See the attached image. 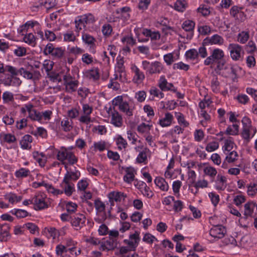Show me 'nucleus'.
Listing matches in <instances>:
<instances>
[{
  "label": "nucleus",
  "instance_id": "nucleus-1",
  "mask_svg": "<svg viewBox=\"0 0 257 257\" xmlns=\"http://www.w3.org/2000/svg\"><path fill=\"white\" fill-rule=\"evenodd\" d=\"M94 205L96 211V214L101 217L100 218H95V221L99 223L103 222L107 218L105 204L99 198H97L95 200Z\"/></svg>",
  "mask_w": 257,
  "mask_h": 257
},
{
  "label": "nucleus",
  "instance_id": "nucleus-2",
  "mask_svg": "<svg viewBox=\"0 0 257 257\" xmlns=\"http://www.w3.org/2000/svg\"><path fill=\"white\" fill-rule=\"evenodd\" d=\"M224 56V54L222 50L215 48L212 51L210 55L204 60V64L206 66H209L223 59Z\"/></svg>",
  "mask_w": 257,
  "mask_h": 257
},
{
  "label": "nucleus",
  "instance_id": "nucleus-3",
  "mask_svg": "<svg viewBox=\"0 0 257 257\" xmlns=\"http://www.w3.org/2000/svg\"><path fill=\"white\" fill-rule=\"evenodd\" d=\"M70 219L72 226L74 227L77 230L80 229L85 226L86 217L83 214L78 213L70 216Z\"/></svg>",
  "mask_w": 257,
  "mask_h": 257
},
{
  "label": "nucleus",
  "instance_id": "nucleus-4",
  "mask_svg": "<svg viewBox=\"0 0 257 257\" xmlns=\"http://www.w3.org/2000/svg\"><path fill=\"white\" fill-rule=\"evenodd\" d=\"M31 203H33L34 208L36 210H41L49 207V205L45 201V197L40 194L35 195L31 199Z\"/></svg>",
  "mask_w": 257,
  "mask_h": 257
},
{
  "label": "nucleus",
  "instance_id": "nucleus-5",
  "mask_svg": "<svg viewBox=\"0 0 257 257\" xmlns=\"http://www.w3.org/2000/svg\"><path fill=\"white\" fill-rule=\"evenodd\" d=\"M230 57L232 60L237 61L241 57V53H243L242 47L236 43L229 44L228 46Z\"/></svg>",
  "mask_w": 257,
  "mask_h": 257
},
{
  "label": "nucleus",
  "instance_id": "nucleus-6",
  "mask_svg": "<svg viewBox=\"0 0 257 257\" xmlns=\"http://www.w3.org/2000/svg\"><path fill=\"white\" fill-rule=\"evenodd\" d=\"M82 40L85 44L89 46V51L94 54L95 53V39L87 33L83 32L82 34Z\"/></svg>",
  "mask_w": 257,
  "mask_h": 257
},
{
  "label": "nucleus",
  "instance_id": "nucleus-7",
  "mask_svg": "<svg viewBox=\"0 0 257 257\" xmlns=\"http://www.w3.org/2000/svg\"><path fill=\"white\" fill-rule=\"evenodd\" d=\"M225 233L226 229L222 225L214 226L209 231L210 235L217 239L223 238Z\"/></svg>",
  "mask_w": 257,
  "mask_h": 257
},
{
  "label": "nucleus",
  "instance_id": "nucleus-8",
  "mask_svg": "<svg viewBox=\"0 0 257 257\" xmlns=\"http://www.w3.org/2000/svg\"><path fill=\"white\" fill-rule=\"evenodd\" d=\"M224 39L218 34L213 35L211 37H207L203 41L204 45H222L223 43Z\"/></svg>",
  "mask_w": 257,
  "mask_h": 257
},
{
  "label": "nucleus",
  "instance_id": "nucleus-9",
  "mask_svg": "<svg viewBox=\"0 0 257 257\" xmlns=\"http://www.w3.org/2000/svg\"><path fill=\"white\" fill-rule=\"evenodd\" d=\"M76 18L78 22L83 25V29L86 28L87 25L93 24L95 22L94 17L91 14L79 16Z\"/></svg>",
  "mask_w": 257,
  "mask_h": 257
},
{
  "label": "nucleus",
  "instance_id": "nucleus-10",
  "mask_svg": "<svg viewBox=\"0 0 257 257\" xmlns=\"http://www.w3.org/2000/svg\"><path fill=\"white\" fill-rule=\"evenodd\" d=\"M125 175L123 176V180L127 183H131L134 180L136 173L135 169L132 167H126L125 169Z\"/></svg>",
  "mask_w": 257,
  "mask_h": 257
},
{
  "label": "nucleus",
  "instance_id": "nucleus-11",
  "mask_svg": "<svg viewBox=\"0 0 257 257\" xmlns=\"http://www.w3.org/2000/svg\"><path fill=\"white\" fill-rule=\"evenodd\" d=\"M80 176V172L78 170H76L75 172L67 171L63 180L66 183L72 181H76L79 178Z\"/></svg>",
  "mask_w": 257,
  "mask_h": 257
},
{
  "label": "nucleus",
  "instance_id": "nucleus-12",
  "mask_svg": "<svg viewBox=\"0 0 257 257\" xmlns=\"http://www.w3.org/2000/svg\"><path fill=\"white\" fill-rule=\"evenodd\" d=\"M10 227L8 224H0V240L2 241H7L10 236Z\"/></svg>",
  "mask_w": 257,
  "mask_h": 257
},
{
  "label": "nucleus",
  "instance_id": "nucleus-13",
  "mask_svg": "<svg viewBox=\"0 0 257 257\" xmlns=\"http://www.w3.org/2000/svg\"><path fill=\"white\" fill-rule=\"evenodd\" d=\"M174 120L173 115L170 112L165 113L164 117L160 119L159 124L162 127H167L171 125Z\"/></svg>",
  "mask_w": 257,
  "mask_h": 257
},
{
  "label": "nucleus",
  "instance_id": "nucleus-14",
  "mask_svg": "<svg viewBox=\"0 0 257 257\" xmlns=\"http://www.w3.org/2000/svg\"><path fill=\"white\" fill-rule=\"evenodd\" d=\"M61 187L63 189L65 194L68 196H71L75 191L74 184L71 182H64L63 180L61 183Z\"/></svg>",
  "mask_w": 257,
  "mask_h": 257
},
{
  "label": "nucleus",
  "instance_id": "nucleus-15",
  "mask_svg": "<svg viewBox=\"0 0 257 257\" xmlns=\"http://www.w3.org/2000/svg\"><path fill=\"white\" fill-rule=\"evenodd\" d=\"M195 26V23L190 20H185L182 25V28L186 32H188L190 33V38H192L193 35V31Z\"/></svg>",
  "mask_w": 257,
  "mask_h": 257
},
{
  "label": "nucleus",
  "instance_id": "nucleus-16",
  "mask_svg": "<svg viewBox=\"0 0 257 257\" xmlns=\"http://www.w3.org/2000/svg\"><path fill=\"white\" fill-rule=\"evenodd\" d=\"M111 123L116 127H120L122 124V118L121 115L115 110L111 113Z\"/></svg>",
  "mask_w": 257,
  "mask_h": 257
},
{
  "label": "nucleus",
  "instance_id": "nucleus-17",
  "mask_svg": "<svg viewBox=\"0 0 257 257\" xmlns=\"http://www.w3.org/2000/svg\"><path fill=\"white\" fill-rule=\"evenodd\" d=\"M67 76L64 75L63 79L65 81L64 85L65 86L66 91L69 93H72L75 91L77 87L78 86V81L71 80L69 82L66 81Z\"/></svg>",
  "mask_w": 257,
  "mask_h": 257
},
{
  "label": "nucleus",
  "instance_id": "nucleus-18",
  "mask_svg": "<svg viewBox=\"0 0 257 257\" xmlns=\"http://www.w3.org/2000/svg\"><path fill=\"white\" fill-rule=\"evenodd\" d=\"M163 69V66L159 61H156L151 63V66L149 69V73L150 74L160 73Z\"/></svg>",
  "mask_w": 257,
  "mask_h": 257
},
{
  "label": "nucleus",
  "instance_id": "nucleus-19",
  "mask_svg": "<svg viewBox=\"0 0 257 257\" xmlns=\"http://www.w3.org/2000/svg\"><path fill=\"white\" fill-rule=\"evenodd\" d=\"M132 70L135 73L133 81L136 83H140L145 78L144 73L136 66L132 68Z\"/></svg>",
  "mask_w": 257,
  "mask_h": 257
},
{
  "label": "nucleus",
  "instance_id": "nucleus-20",
  "mask_svg": "<svg viewBox=\"0 0 257 257\" xmlns=\"http://www.w3.org/2000/svg\"><path fill=\"white\" fill-rule=\"evenodd\" d=\"M107 197L109 199H113L116 202H120L122 199L124 200L126 197V195L121 192L112 191L108 194Z\"/></svg>",
  "mask_w": 257,
  "mask_h": 257
},
{
  "label": "nucleus",
  "instance_id": "nucleus-21",
  "mask_svg": "<svg viewBox=\"0 0 257 257\" xmlns=\"http://www.w3.org/2000/svg\"><path fill=\"white\" fill-rule=\"evenodd\" d=\"M33 138L30 135H25L20 141L21 147L23 149H30L31 148V143L32 142Z\"/></svg>",
  "mask_w": 257,
  "mask_h": 257
},
{
  "label": "nucleus",
  "instance_id": "nucleus-22",
  "mask_svg": "<svg viewBox=\"0 0 257 257\" xmlns=\"http://www.w3.org/2000/svg\"><path fill=\"white\" fill-rule=\"evenodd\" d=\"M142 34L147 37H150L152 41L159 40L161 37V35L158 31H152L148 29H144Z\"/></svg>",
  "mask_w": 257,
  "mask_h": 257
},
{
  "label": "nucleus",
  "instance_id": "nucleus-23",
  "mask_svg": "<svg viewBox=\"0 0 257 257\" xmlns=\"http://www.w3.org/2000/svg\"><path fill=\"white\" fill-rule=\"evenodd\" d=\"M155 183L162 191H167L169 186L168 183L162 177H157L154 180Z\"/></svg>",
  "mask_w": 257,
  "mask_h": 257
},
{
  "label": "nucleus",
  "instance_id": "nucleus-24",
  "mask_svg": "<svg viewBox=\"0 0 257 257\" xmlns=\"http://www.w3.org/2000/svg\"><path fill=\"white\" fill-rule=\"evenodd\" d=\"M56 4V0H39L38 4H36L34 7L39 8L43 6L45 8L49 9L55 7Z\"/></svg>",
  "mask_w": 257,
  "mask_h": 257
},
{
  "label": "nucleus",
  "instance_id": "nucleus-25",
  "mask_svg": "<svg viewBox=\"0 0 257 257\" xmlns=\"http://www.w3.org/2000/svg\"><path fill=\"white\" fill-rule=\"evenodd\" d=\"M226 178L223 176L218 174L217 176L216 183L217 184L215 186V188L217 190L223 191L226 187Z\"/></svg>",
  "mask_w": 257,
  "mask_h": 257
},
{
  "label": "nucleus",
  "instance_id": "nucleus-26",
  "mask_svg": "<svg viewBox=\"0 0 257 257\" xmlns=\"http://www.w3.org/2000/svg\"><path fill=\"white\" fill-rule=\"evenodd\" d=\"M203 172L205 175L210 178L211 182H213L217 172L216 169L212 166H208L204 168Z\"/></svg>",
  "mask_w": 257,
  "mask_h": 257
},
{
  "label": "nucleus",
  "instance_id": "nucleus-27",
  "mask_svg": "<svg viewBox=\"0 0 257 257\" xmlns=\"http://www.w3.org/2000/svg\"><path fill=\"white\" fill-rule=\"evenodd\" d=\"M24 42L32 47L36 46L37 44L36 37L32 33L24 34Z\"/></svg>",
  "mask_w": 257,
  "mask_h": 257
},
{
  "label": "nucleus",
  "instance_id": "nucleus-28",
  "mask_svg": "<svg viewBox=\"0 0 257 257\" xmlns=\"http://www.w3.org/2000/svg\"><path fill=\"white\" fill-rule=\"evenodd\" d=\"M100 247L101 249L103 250H110L114 249L116 247V243L113 239L109 238V239L104 242H101Z\"/></svg>",
  "mask_w": 257,
  "mask_h": 257
},
{
  "label": "nucleus",
  "instance_id": "nucleus-29",
  "mask_svg": "<svg viewBox=\"0 0 257 257\" xmlns=\"http://www.w3.org/2000/svg\"><path fill=\"white\" fill-rule=\"evenodd\" d=\"M131 9L129 7H124L117 9L116 13L120 14L124 20H128L130 18V12Z\"/></svg>",
  "mask_w": 257,
  "mask_h": 257
},
{
  "label": "nucleus",
  "instance_id": "nucleus-30",
  "mask_svg": "<svg viewBox=\"0 0 257 257\" xmlns=\"http://www.w3.org/2000/svg\"><path fill=\"white\" fill-rule=\"evenodd\" d=\"M249 38L248 31H242L239 33L237 36V41L240 44H245Z\"/></svg>",
  "mask_w": 257,
  "mask_h": 257
},
{
  "label": "nucleus",
  "instance_id": "nucleus-31",
  "mask_svg": "<svg viewBox=\"0 0 257 257\" xmlns=\"http://www.w3.org/2000/svg\"><path fill=\"white\" fill-rule=\"evenodd\" d=\"M69 152L68 149L62 147L60 150L57 151V159L64 164Z\"/></svg>",
  "mask_w": 257,
  "mask_h": 257
},
{
  "label": "nucleus",
  "instance_id": "nucleus-32",
  "mask_svg": "<svg viewBox=\"0 0 257 257\" xmlns=\"http://www.w3.org/2000/svg\"><path fill=\"white\" fill-rule=\"evenodd\" d=\"M119 109L124 112L127 116L133 115V110L130 108L128 103L126 101H123L119 106Z\"/></svg>",
  "mask_w": 257,
  "mask_h": 257
},
{
  "label": "nucleus",
  "instance_id": "nucleus-33",
  "mask_svg": "<svg viewBox=\"0 0 257 257\" xmlns=\"http://www.w3.org/2000/svg\"><path fill=\"white\" fill-rule=\"evenodd\" d=\"M31 173L30 171L28 169L21 168L19 170L15 172V176L18 178H23L27 177Z\"/></svg>",
  "mask_w": 257,
  "mask_h": 257
},
{
  "label": "nucleus",
  "instance_id": "nucleus-34",
  "mask_svg": "<svg viewBox=\"0 0 257 257\" xmlns=\"http://www.w3.org/2000/svg\"><path fill=\"white\" fill-rule=\"evenodd\" d=\"M187 8V3L185 0H177L174 4V9L178 12H183Z\"/></svg>",
  "mask_w": 257,
  "mask_h": 257
},
{
  "label": "nucleus",
  "instance_id": "nucleus-35",
  "mask_svg": "<svg viewBox=\"0 0 257 257\" xmlns=\"http://www.w3.org/2000/svg\"><path fill=\"white\" fill-rule=\"evenodd\" d=\"M10 212L16 216L18 218H24L29 215V213L25 210L15 208L12 210Z\"/></svg>",
  "mask_w": 257,
  "mask_h": 257
},
{
  "label": "nucleus",
  "instance_id": "nucleus-36",
  "mask_svg": "<svg viewBox=\"0 0 257 257\" xmlns=\"http://www.w3.org/2000/svg\"><path fill=\"white\" fill-rule=\"evenodd\" d=\"M239 126L236 124L229 125L226 130L225 133L228 135L235 136L238 135Z\"/></svg>",
  "mask_w": 257,
  "mask_h": 257
},
{
  "label": "nucleus",
  "instance_id": "nucleus-37",
  "mask_svg": "<svg viewBox=\"0 0 257 257\" xmlns=\"http://www.w3.org/2000/svg\"><path fill=\"white\" fill-rule=\"evenodd\" d=\"M255 206V203L253 202H248L246 203L244 205V215L246 216H251Z\"/></svg>",
  "mask_w": 257,
  "mask_h": 257
},
{
  "label": "nucleus",
  "instance_id": "nucleus-38",
  "mask_svg": "<svg viewBox=\"0 0 257 257\" xmlns=\"http://www.w3.org/2000/svg\"><path fill=\"white\" fill-rule=\"evenodd\" d=\"M185 56L187 59L194 60L198 57V51L195 49H191L186 52Z\"/></svg>",
  "mask_w": 257,
  "mask_h": 257
},
{
  "label": "nucleus",
  "instance_id": "nucleus-39",
  "mask_svg": "<svg viewBox=\"0 0 257 257\" xmlns=\"http://www.w3.org/2000/svg\"><path fill=\"white\" fill-rule=\"evenodd\" d=\"M175 116L177 119L179 124L183 125V127H187L189 125V123L186 121L184 116L182 113L175 112Z\"/></svg>",
  "mask_w": 257,
  "mask_h": 257
},
{
  "label": "nucleus",
  "instance_id": "nucleus-40",
  "mask_svg": "<svg viewBox=\"0 0 257 257\" xmlns=\"http://www.w3.org/2000/svg\"><path fill=\"white\" fill-rule=\"evenodd\" d=\"M152 127V125L147 124L144 122L141 123L138 126L137 131L140 133H147L150 134V131Z\"/></svg>",
  "mask_w": 257,
  "mask_h": 257
},
{
  "label": "nucleus",
  "instance_id": "nucleus-41",
  "mask_svg": "<svg viewBox=\"0 0 257 257\" xmlns=\"http://www.w3.org/2000/svg\"><path fill=\"white\" fill-rule=\"evenodd\" d=\"M146 150L147 149L146 148L145 150L140 152V153L139 154L136 159V162L138 163H144L145 164H146L147 163V156L146 154Z\"/></svg>",
  "mask_w": 257,
  "mask_h": 257
},
{
  "label": "nucleus",
  "instance_id": "nucleus-42",
  "mask_svg": "<svg viewBox=\"0 0 257 257\" xmlns=\"http://www.w3.org/2000/svg\"><path fill=\"white\" fill-rule=\"evenodd\" d=\"M101 31L105 37H109L112 32V26L109 24H104L102 27Z\"/></svg>",
  "mask_w": 257,
  "mask_h": 257
},
{
  "label": "nucleus",
  "instance_id": "nucleus-43",
  "mask_svg": "<svg viewBox=\"0 0 257 257\" xmlns=\"http://www.w3.org/2000/svg\"><path fill=\"white\" fill-rule=\"evenodd\" d=\"M62 130L65 132H69L72 129V121L68 118L63 119L61 122Z\"/></svg>",
  "mask_w": 257,
  "mask_h": 257
},
{
  "label": "nucleus",
  "instance_id": "nucleus-44",
  "mask_svg": "<svg viewBox=\"0 0 257 257\" xmlns=\"http://www.w3.org/2000/svg\"><path fill=\"white\" fill-rule=\"evenodd\" d=\"M64 53L65 50L61 47H55L52 56L55 58L62 59L64 55Z\"/></svg>",
  "mask_w": 257,
  "mask_h": 257
},
{
  "label": "nucleus",
  "instance_id": "nucleus-45",
  "mask_svg": "<svg viewBox=\"0 0 257 257\" xmlns=\"http://www.w3.org/2000/svg\"><path fill=\"white\" fill-rule=\"evenodd\" d=\"M242 8L239 7L237 6H234L232 7L230 10V14L235 19H238L237 15H243V13L241 12Z\"/></svg>",
  "mask_w": 257,
  "mask_h": 257
},
{
  "label": "nucleus",
  "instance_id": "nucleus-46",
  "mask_svg": "<svg viewBox=\"0 0 257 257\" xmlns=\"http://www.w3.org/2000/svg\"><path fill=\"white\" fill-rule=\"evenodd\" d=\"M198 31L201 35H208L211 33V28L207 25H198Z\"/></svg>",
  "mask_w": 257,
  "mask_h": 257
},
{
  "label": "nucleus",
  "instance_id": "nucleus-47",
  "mask_svg": "<svg viewBox=\"0 0 257 257\" xmlns=\"http://www.w3.org/2000/svg\"><path fill=\"white\" fill-rule=\"evenodd\" d=\"M29 117L33 120L40 121L42 118V115L40 112L34 109V110L29 113Z\"/></svg>",
  "mask_w": 257,
  "mask_h": 257
},
{
  "label": "nucleus",
  "instance_id": "nucleus-48",
  "mask_svg": "<svg viewBox=\"0 0 257 257\" xmlns=\"http://www.w3.org/2000/svg\"><path fill=\"white\" fill-rule=\"evenodd\" d=\"M116 144L119 150L125 149L127 145L126 141L121 136H119L116 139Z\"/></svg>",
  "mask_w": 257,
  "mask_h": 257
},
{
  "label": "nucleus",
  "instance_id": "nucleus-49",
  "mask_svg": "<svg viewBox=\"0 0 257 257\" xmlns=\"http://www.w3.org/2000/svg\"><path fill=\"white\" fill-rule=\"evenodd\" d=\"M219 82L217 77H214L211 81V87L212 91L215 93L219 91Z\"/></svg>",
  "mask_w": 257,
  "mask_h": 257
},
{
  "label": "nucleus",
  "instance_id": "nucleus-50",
  "mask_svg": "<svg viewBox=\"0 0 257 257\" xmlns=\"http://www.w3.org/2000/svg\"><path fill=\"white\" fill-rule=\"evenodd\" d=\"M244 49L248 53H253L256 50V47L255 43L250 40L247 45L245 46Z\"/></svg>",
  "mask_w": 257,
  "mask_h": 257
},
{
  "label": "nucleus",
  "instance_id": "nucleus-51",
  "mask_svg": "<svg viewBox=\"0 0 257 257\" xmlns=\"http://www.w3.org/2000/svg\"><path fill=\"white\" fill-rule=\"evenodd\" d=\"M19 74L27 79H33L34 78L33 73L26 70L23 67L19 69Z\"/></svg>",
  "mask_w": 257,
  "mask_h": 257
},
{
  "label": "nucleus",
  "instance_id": "nucleus-52",
  "mask_svg": "<svg viewBox=\"0 0 257 257\" xmlns=\"http://www.w3.org/2000/svg\"><path fill=\"white\" fill-rule=\"evenodd\" d=\"M173 68L174 70L180 69L187 71L190 68V66L188 64H186L182 62H179L174 64Z\"/></svg>",
  "mask_w": 257,
  "mask_h": 257
},
{
  "label": "nucleus",
  "instance_id": "nucleus-53",
  "mask_svg": "<svg viewBox=\"0 0 257 257\" xmlns=\"http://www.w3.org/2000/svg\"><path fill=\"white\" fill-rule=\"evenodd\" d=\"M194 187L197 190H199L200 188H206L208 186V182L206 180H199L196 182H195Z\"/></svg>",
  "mask_w": 257,
  "mask_h": 257
},
{
  "label": "nucleus",
  "instance_id": "nucleus-54",
  "mask_svg": "<svg viewBox=\"0 0 257 257\" xmlns=\"http://www.w3.org/2000/svg\"><path fill=\"white\" fill-rule=\"evenodd\" d=\"M2 98L4 103L12 101L14 99L13 94L10 91H5L3 93Z\"/></svg>",
  "mask_w": 257,
  "mask_h": 257
},
{
  "label": "nucleus",
  "instance_id": "nucleus-55",
  "mask_svg": "<svg viewBox=\"0 0 257 257\" xmlns=\"http://www.w3.org/2000/svg\"><path fill=\"white\" fill-rule=\"evenodd\" d=\"M22 196H17L16 194L11 193L9 196H7V199L9 201L14 204L15 202H19L22 200Z\"/></svg>",
  "mask_w": 257,
  "mask_h": 257
},
{
  "label": "nucleus",
  "instance_id": "nucleus-56",
  "mask_svg": "<svg viewBox=\"0 0 257 257\" xmlns=\"http://www.w3.org/2000/svg\"><path fill=\"white\" fill-rule=\"evenodd\" d=\"M66 209L68 213H72L74 212L77 207V205L72 202H67L65 203Z\"/></svg>",
  "mask_w": 257,
  "mask_h": 257
},
{
  "label": "nucleus",
  "instance_id": "nucleus-57",
  "mask_svg": "<svg viewBox=\"0 0 257 257\" xmlns=\"http://www.w3.org/2000/svg\"><path fill=\"white\" fill-rule=\"evenodd\" d=\"M234 143L230 140H226L224 143V146L223 147V150L225 154H227L233 149Z\"/></svg>",
  "mask_w": 257,
  "mask_h": 257
},
{
  "label": "nucleus",
  "instance_id": "nucleus-58",
  "mask_svg": "<svg viewBox=\"0 0 257 257\" xmlns=\"http://www.w3.org/2000/svg\"><path fill=\"white\" fill-rule=\"evenodd\" d=\"M84 50L77 46H73L69 49L70 54L74 55L75 56L82 54L84 52ZM76 57H75V58Z\"/></svg>",
  "mask_w": 257,
  "mask_h": 257
},
{
  "label": "nucleus",
  "instance_id": "nucleus-59",
  "mask_svg": "<svg viewBox=\"0 0 257 257\" xmlns=\"http://www.w3.org/2000/svg\"><path fill=\"white\" fill-rule=\"evenodd\" d=\"M169 83L165 76H161L159 80L158 86L162 91H165V89Z\"/></svg>",
  "mask_w": 257,
  "mask_h": 257
},
{
  "label": "nucleus",
  "instance_id": "nucleus-60",
  "mask_svg": "<svg viewBox=\"0 0 257 257\" xmlns=\"http://www.w3.org/2000/svg\"><path fill=\"white\" fill-rule=\"evenodd\" d=\"M208 196L213 205L216 206L220 200L219 196L214 192H210L208 194Z\"/></svg>",
  "mask_w": 257,
  "mask_h": 257
},
{
  "label": "nucleus",
  "instance_id": "nucleus-61",
  "mask_svg": "<svg viewBox=\"0 0 257 257\" xmlns=\"http://www.w3.org/2000/svg\"><path fill=\"white\" fill-rule=\"evenodd\" d=\"M76 40V37L74 33L71 31H68L64 34V41L66 42H74Z\"/></svg>",
  "mask_w": 257,
  "mask_h": 257
},
{
  "label": "nucleus",
  "instance_id": "nucleus-62",
  "mask_svg": "<svg viewBox=\"0 0 257 257\" xmlns=\"http://www.w3.org/2000/svg\"><path fill=\"white\" fill-rule=\"evenodd\" d=\"M66 160H68L70 165H74L78 161L77 158L75 156L74 154L69 151L66 157Z\"/></svg>",
  "mask_w": 257,
  "mask_h": 257
},
{
  "label": "nucleus",
  "instance_id": "nucleus-63",
  "mask_svg": "<svg viewBox=\"0 0 257 257\" xmlns=\"http://www.w3.org/2000/svg\"><path fill=\"white\" fill-rule=\"evenodd\" d=\"M48 234L50 237H52L53 239L56 238L57 237H59V236H62L63 234L61 233L60 231L57 230L55 228L51 227L48 230Z\"/></svg>",
  "mask_w": 257,
  "mask_h": 257
},
{
  "label": "nucleus",
  "instance_id": "nucleus-64",
  "mask_svg": "<svg viewBox=\"0 0 257 257\" xmlns=\"http://www.w3.org/2000/svg\"><path fill=\"white\" fill-rule=\"evenodd\" d=\"M247 192L249 196H254L257 193V184H250L247 186Z\"/></svg>",
  "mask_w": 257,
  "mask_h": 257
}]
</instances>
